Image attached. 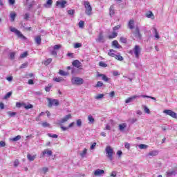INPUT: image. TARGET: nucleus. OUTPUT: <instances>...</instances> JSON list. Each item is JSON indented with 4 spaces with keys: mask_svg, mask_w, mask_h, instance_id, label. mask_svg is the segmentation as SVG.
<instances>
[{
    "mask_svg": "<svg viewBox=\"0 0 177 177\" xmlns=\"http://www.w3.org/2000/svg\"><path fill=\"white\" fill-rule=\"evenodd\" d=\"M21 139V136H17L16 137L11 138L12 142H17V140H20Z\"/></svg>",
    "mask_w": 177,
    "mask_h": 177,
    "instance_id": "35",
    "label": "nucleus"
},
{
    "mask_svg": "<svg viewBox=\"0 0 177 177\" xmlns=\"http://www.w3.org/2000/svg\"><path fill=\"white\" fill-rule=\"evenodd\" d=\"M67 3V1L65 0H59L56 2L57 6H60V8H65L66 4Z\"/></svg>",
    "mask_w": 177,
    "mask_h": 177,
    "instance_id": "13",
    "label": "nucleus"
},
{
    "mask_svg": "<svg viewBox=\"0 0 177 177\" xmlns=\"http://www.w3.org/2000/svg\"><path fill=\"white\" fill-rule=\"evenodd\" d=\"M41 125L44 128H49V127L50 126V124L48 122H43Z\"/></svg>",
    "mask_w": 177,
    "mask_h": 177,
    "instance_id": "46",
    "label": "nucleus"
},
{
    "mask_svg": "<svg viewBox=\"0 0 177 177\" xmlns=\"http://www.w3.org/2000/svg\"><path fill=\"white\" fill-rule=\"evenodd\" d=\"M113 46L115 48H117V49H120L121 48V46L120 44H118V41L117 40H114L112 43Z\"/></svg>",
    "mask_w": 177,
    "mask_h": 177,
    "instance_id": "23",
    "label": "nucleus"
},
{
    "mask_svg": "<svg viewBox=\"0 0 177 177\" xmlns=\"http://www.w3.org/2000/svg\"><path fill=\"white\" fill-rule=\"evenodd\" d=\"M37 156H35V155H31V154H30V153H28V155H27V158H28V160H29V161H34V160H35V158H36Z\"/></svg>",
    "mask_w": 177,
    "mask_h": 177,
    "instance_id": "26",
    "label": "nucleus"
},
{
    "mask_svg": "<svg viewBox=\"0 0 177 177\" xmlns=\"http://www.w3.org/2000/svg\"><path fill=\"white\" fill-rule=\"evenodd\" d=\"M114 13H115L114 6H111L109 8V15L111 17H113V16H114Z\"/></svg>",
    "mask_w": 177,
    "mask_h": 177,
    "instance_id": "22",
    "label": "nucleus"
},
{
    "mask_svg": "<svg viewBox=\"0 0 177 177\" xmlns=\"http://www.w3.org/2000/svg\"><path fill=\"white\" fill-rule=\"evenodd\" d=\"M72 64L74 67H77V68H81L82 64L78 60L73 61Z\"/></svg>",
    "mask_w": 177,
    "mask_h": 177,
    "instance_id": "16",
    "label": "nucleus"
},
{
    "mask_svg": "<svg viewBox=\"0 0 177 177\" xmlns=\"http://www.w3.org/2000/svg\"><path fill=\"white\" fill-rule=\"evenodd\" d=\"M114 57L116 59V60H119V62H122V60H124V57H122L121 55H115Z\"/></svg>",
    "mask_w": 177,
    "mask_h": 177,
    "instance_id": "36",
    "label": "nucleus"
},
{
    "mask_svg": "<svg viewBox=\"0 0 177 177\" xmlns=\"http://www.w3.org/2000/svg\"><path fill=\"white\" fill-rule=\"evenodd\" d=\"M86 153H88V149L84 148V150L80 153V156L82 158H84L85 156H86Z\"/></svg>",
    "mask_w": 177,
    "mask_h": 177,
    "instance_id": "29",
    "label": "nucleus"
},
{
    "mask_svg": "<svg viewBox=\"0 0 177 177\" xmlns=\"http://www.w3.org/2000/svg\"><path fill=\"white\" fill-rule=\"evenodd\" d=\"M46 154L48 156V157H50V156H52V154H53V152H52V151H50L48 149H46L42 151L40 157L41 158L45 157V156H46Z\"/></svg>",
    "mask_w": 177,
    "mask_h": 177,
    "instance_id": "11",
    "label": "nucleus"
},
{
    "mask_svg": "<svg viewBox=\"0 0 177 177\" xmlns=\"http://www.w3.org/2000/svg\"><path fill=\"white\" fill-rule=\"evenodd\" d=\"M125 128H127V123H122L119 124V131H120L121 132H123Z\"/></svg>",
    "mask_w": 177,
    "mask_h": 177,
    "instance_id": "21",
    "label": "nucleus"
},
{
    "mask_svg": "<svg viewBox=\"0 0 177 177\" xmlns=\"http://www.w3.org/2000/svg\"><path fill=\"white\" fill-rule=\"evenodd\" d=\"M7 81H8V82H12V81H13V76H10L6 77Z\"/></svg>",
    "mask_w": 177,
    "mask_h": 177,
    "instance_id": "62",
    "label": "nucleus"
},
{
    "mask_svg": "<svg viewBox=\"0 0 177 177\" xmlns=\"http://www.w3.org/2000/svg\"><path fill=\"white\" fill-rule=\"evenodd\" d=\"M115 53H116V52L115 50L111 49L109 50V52L108 53V55H109V56H111V57H115Z\"/></svg>",
    "mask_w": 177,
    "mask_h": 177,
    "instance_id": "30",
    "label": "nucleus"
},
{
    "mask_svg": "<svg viewBox=\"0 0 177 177\" xmlns=\"http://www.w3.org/2000/svg\"><path fill=\"white\" fill-rule=\"evenodd\" d=\"M53 3V1L52 0H47L46 3L44 4V8H51L52 7V4Z\"/></svg>",
    "mask_w": 177,
    "mask_h": 177,
    "instance_id": "18",
    "label": "nucleus"
},
{
    "mask_svg": "<svg viewBox=\"0 0 177 177\" xmlns=\"http://www.w3.org/2000/svg\"><path fill=\"white\" fill-rule=\"evenodd\" d=\"M97 77H102V80L103 81H105V82H109V80H110V78L107 77V76H106V75L104 74L98 73Z\"/></svg>",
    "mask_w": 177,
    "mask_h": 177,
    "instance_id": "17",
    "label": "nucleus"
},
{
    "mask_svg": "<svg viewBox=\"0 0 177 177\" xmlns=\"http://www.w3.org/2000/svg\"><path fill=\"white\" fill-rule=\"evenodd\" d=\"M87 118L88 124H95V118H93V116H92V115H88Z\"/></svg>",
    "mask_w": 177,
    "mask_h": 177,
    "instance_id": "19",
    "label": "nucleus"
},
{
    "mask_svg": "<svg viewBox=\"0 0 177 177\" xmlns=\"http://www.w3.org/2000/svg\"><path fill=\"white\" fill-rule=\"evenodd\" d=\"M95 147H96V142H94L90 147V150H94Z\"/></svg>",
    "mask_w": 177,
    "mask_h": 177,
    "instance_id": "61",
    "label": "nucleus"
},
{
    "mask_svg": "<svg viewBox=\"0 0 177 177\" xmlns=\"http://www.w3.org/2000/svg\"><path fill=\"white\" fill-rule=\"evenodd\" d=\"M24 109H26V110H30V109H32L34 107V106H32V104H26L25 103L22 104Z\"/></svg>",
    "mask_w": 177,
    "mask_h": 177,
    "instance_id": "27",
    "label": "nucleus"
},
{
    "mask_svg": "<svg viewBox=\"0 0 177 177\" xmlns=\"http://www.w3.org/2000/svg\"><path fill=\"white\" fill-rule=\"evenodd\" d=\"M49 138H53V139H57L58 136L57 134L48 133Z\"/></svg>",
    "mask_w": 177,
    "mask_h": 177,
    "instance_id": "39",
    "label": "nucleus"
},
{
    "mask_svg": "<svg viewBox=\"0 0 177 177\" xmlns=\"http://www.w3.org/2000/svg\"><path fill=\"white\" fill-rule=\"evenodd\" d=\"M10 30L11 32H15L16 35L18 37V38H21V39H26V37L22 35L21 32L20 30L16 29V28H13L12 26H10Z\"/></svg>",
    "mask_w": 177,
    "mask_h": 177,
    "instance_id": "5",
    "label": "nucleus"
},
{
    "mask_svg": "<svg viewBox=\"0 0 177 177\" xmlns=\"http://www.w3.org/2000/svg\"><path fill=\"white\" fill-rule=\"evenodd\" d=\"M60 128H61V129H62L63 131H68V129H70L68 127H66L62 126V124L60 125Z\"/></svg>",
    "mask_w": 177,
    "mask_h": 177,
    "instance_id": "60",
    "label": "nucleus"
},
{
    "mask_svg": "<svg viewBox=\"0 0 177 177\" xmlns=\"http://www.w3.org/2000/svg\"><path fill=\"white\" fill-rule=\"evenodd\" d=\"M96 88H100V86H103V82L99 81L97 82Z\"/></svg>",
    "mask_w": 177,
    "mask_h": 177,
    "instance_id": "48",
    "label": "nucleus"
},
{
    "mask_svg": "<svg viewBox=\"0 0 177 177\" xmlns=\"http://www.w3.org/2000/svg\"><path fill=\"white\" fill-rule=\"evenodd\" d=\"M137 97H147V99H152V100H156V97H151L149 95H133L132 97H130L129 98H127L125 100V103H131L132 102H133V100H135V99H136Z\"/></svg>",
    "mask_w": 177,
    "mask_h": 177,
    "instance_id": "2",
    "label": "nucleus"
},
{
    "mask_svg": "<svg viewBox=\"0 0 177 177\" xmlns=\"http://www.w3.org/2000/svg\"><path fill=\"white\" fill-rule=\"evenodd\" d=\"M138 147L141 150H143L145 149H147L148 146L147 145H145V144H140V145H138Z\"/></svg>",
    "mask_w": 177,
    "mask_h": 177,
    "instance_id": "38",
    "label": "nucleus"
},
{
    "mask_svg": "<svg viewBox=\"0 0 177 177\" xmlns=\"http://www.w3.org/2000/svg\"><path fill=\"white\" fill-rule=\"evenodd\" d=\"M163 113L167 115L172 117V118H177L176 113L174 112L172 110L165 109L163 111Z\"/></svg>",
    "mask_w": 177,
    "mask_h": 177,
    "instance_id": "8",
    "label": "nucleus"
},
{
    "mask_svg": "<svg viewBox=\"0 0 177 177\" xmlns=\"http://www.w3.org/2000/svg\"><path fill=\"white\" fill-rule=\"evenodd\" d=\"M153 34L156 39H160V35L158 34V32L156 28H153Z\"/></svg>",
    "mask_w": 177,
    "mask_h": 177,
    "instance_id": "28",
    "label": "nucleus"
},
{
    "mask_svg": "<svg viewBox=\"0 0 177 177\" xmlns=\"http://www.w3.org/2000/svg\"><path fill=\"white\" fill-rule=\"evenodd\" d=\"M120 42H122V44H127V38H125L124 37H121L120 38Z\"/></svg>",
    "mask_w": 177,
    "mask_h": 177,
    "instance_id": "49",
    "label": "nucleus"
},
{
    "mask_svg": "<svg viewBox=\"0 0 177 177\" xmlns=\"http://www.w3.org/2000/svg\"><path fill=\"white\" fill-rule=\"evenodd\" d=\"M84 21H80L79 22V27H80V28H84Z\"/></svg>",
    "mask_w": 177,
    "mask_h": 177,
    "instance_id": "56",
    "label": "nucleus"
},
{
    "mask_svg": "<svg viewBox=\"0 0 177 177\" xmlns=\"http://www.w3.org/2000/svg\"><path fill=\"white\" fill-rule=\"evenodd\" d=\"M77 127H81L82 125V121H81V119H78L77 120Z\"/></svg>",
    "mask_w": 177,
    "mask_h": 177,
    "instance_id": "58",
    "label": "nucleus"
},
{
    "mask_svg": "<svg viewBox=\"0 0 177 177\" xmlns=\"http://www.w3.org/2000/svg\"><path fill=\"white\" fill-rule=\"evenodd\" d=\"M60 48H62V45L57 44V45H55V46L53 47V49H54V50H59V49H60Z\"/></svg>",
    "mask_w": 177,
    "mask_h": 177,
    "instance_id": "43",
    "label": "nucleus"
},
{
    "mask_svg": "<svg viewBox=\"0 0 177 177\" xmlns=\"http://www.w3.org/2000/svg\"><path fill=\"white\" fill-rule=\"evenodd\" d=\"M99 65L100 66V67H107V64L103 62H100Z\"/></svg>",
    "mask_w": 177,
    "mask_h": 177,
    "instance_id": "55",
    "label": "nucleus"
},
{
    "mask_svg": "<svg viewBox=\"0 0 177 177\" xmlns=\"http://www.w3.org/2000/svg\"><path fill=\"white\" fill-rule=\"evenodd\" d=\"M12 96V91L8 92L5 96L4 99H9Z\"/></svg>",
    "mask_w": 177,
    "mask_h": 177,
    "instance_id": "50",
    "label": "nucleus"
},
{
    "mask_svg": "<svg viewBox=\"0 0 177 177\" xmlns=\"http://www.w3.org/2000/svg\"><path fill=\"white\" fill-rule=\"evenodd\" d=\"M158 151H151L148 153V156L151 157H156V156H158Z\"/></svg>",
    "mask_w": 177,
    "mask_h": 177,
    "instance_id": "20",
    "label": "nucleus"
},
{
    "mask_svg": "<svg viewBox=\"0 0 177 177\" xmlns=\"http://www.w3.org/2000/svg\"><path fill=\"white\" fill-rule=\"evenodd\" d=\"M68 15H74L75 11H74V10H68Z\"/></svg>",
    "mask_w": 177,
    "mask_h": 177,
    "instance_id": "64",
    "label": "nucleus"
},
{
    "mask_svg": "<svg viewBox=\"0 0 177 177\" xmlns=\"http://www.w3.org/2000/svg\"><path fill=\"white\" fill-rule=\"evenodd\" d=\"M59 74H60V75H62L63 77H66V75H68V73H67L63 70H59Z\"/></svg>",
    "mask_w": 177,
    "mask_h": 177,
    "instance_id": "37",
    "label": "nucleus"
},
{
    "mask_svg": "<svg viewBox=\"0 0 177 177\" xmlns=\"http://www.w3.org/2000/svg\"><path fill=\"white\" fill-rule=\"evenodd\" d=\"M104 97V94H97L95 97V99L96 100H100Z\"/></svg>",
    "mask_w": 177,
    "mask_h": 177,
    "instance_id": "32",
    "label": "nucleus"
},
{
    "mask_svg": "<svg viewBox=\"0 0 177 177\" xmlns=\"http://www.w3.org/2000/svg\"><path fill=\"white\" fill-rule=\"evenodd\" d=\"M16 55V53L15 52H12L10 53V59H11V60H13L15 59V56Z\"/></svg>",
    "mask_w": 177,
    "mask_h": 177,
    "instance_id": "47",
    "label": "nucleus"
},
{
    "mask_svg": "<svg viewBox=\"0 0 177 177\" xmlns=\"http://www.w3.org/2000/svg\"><path fill=\"white\" fill-rule=\"evenodd\" d=\"M19 164H20V162H19V159H16L14 161V167H15V168H17V167H19Z\"/></svg>",
    "mask_w": 177,
    "mask_h": 177,
    "instance_id": "45",
    "label": "nucleus"
},
{
    "mask_svg": "<svg viewBox=\"0 0 177 177\" xmlns=\"http://www.w3.org/2000/svg\"><path fill=\"white\" fill-rule=\"evenodd\" d=\"M71 82L73 85H82L84 84V79L75 77L72 78Z\"/></svg>",
    "mask_w": 177,
    "mask_h": 177,
    "instance_id": "6",
    "label": "nucleus"
},
{
    "mask_svg": "<svg viewBox=\"0 0 177 177\" xmlns=\"http://www.w3.org/2000/svg\"><path fill=\"white\" fill-rule=\"evenodd\" d=\"M144 111L147 114H150V109L147 106H144Z\"/></svg>",
    "mask_w": 177,
    "mask_h": 177,
    "instance_id": "44",
    "label": "nucleus"
},
{
    "mask_svg": "<svg viewBox=\"0 0 177 177\" xmlns=\"http://www.w3.org/2000/svg\"><path fill=\"white\" fill-rule=\"evenodd\" d=\"M10 17L11 21H15V19H16V12H11Z\"/></svg>",
    "mask_w": 177,
    "mask_h": 177,
    "instance_id": "33",
    "label": "nucleus"
},
{
    "mask_svg": "<svg viewBox=\"0 0 177 177\" xmlns=\"http://www.w3.org/2000/svg\"><path fill=\"white\" fill-rule=\"evenodd\" d=\"M49 171V169L48 167H43L41 169V174H46V172H48Z\"/></svg>",
    "mask_w": 177,
    "mask_h": 177,
    "instance_id": "42",
    "label": "nucleus"
},
{
    "mask_svg": "<svg viewBox=\"0 0 177 177\" xmlns=\"http://www.w3.org/2000/svg\"><path fill=\"white\" fill-rule=\"evenodd\" d=\"M50 55H53V56H55V57L57 56V51H56V50L53 48V49L50 48Z\"/></svg>",
    "mask_w": 177,
    "mask_h": 177,
    "instance_id": "34",
    "label": "nucleus"
},
{
    "mask_svg": "<svg viewBox=\"0 0 177 177\" xmlns=\"http://www.w3.org/2000/svg\"><path fill=\"white\" fill-rule=\"evenodd\" d=\"M128 27L130 30H133L135 28V21L133 19H131L128 23Z\"/></svg>",
    "mask_w": 177,
    "mask_h": 177,
    "instance_id": "15",
    "label": "nucleus"
},
{
    "mask_svg": "<svg viewBox=\"0 0 177 177\" xmlns=\"http://www.w3.org/2000/svg\"><path fill=\"white\" fill-rule=\"evenodd\" d=\"M146 16L148 19H154V14L151 11L148 12Z\"/></svg>",
    "mask_w": 177,
    "mask_h": 177,
    "instance_id": "31",
    "label": "nucleus"
},
{
    "mask_svg": "<svg viewBox=\"0 0 177 177\" xmlns=\"http://www.w3.org/2000/svg\"><path fill=\"white\" fill-rule=\"evenodd\" d=\"M134 36L136 38H137V39H140L142 38V35H140V31L138 27H136Z\"/></svg>",
    "mask_w": 177,
    "mask_h": 177,
    "instance_id": "12",
    "label": "nucleus"
},
{
    "mask_svg": "<svg viewBox=\"0 0 177 177\" xmlns=\"http://www.w3.org/2000/svg\"><path fill=\"white\" fill-rule=\"evenodd\" d=\"M141 52H142V48H140V46L136 45L133 49L129 51V53L130 55L134 54L136 59H139Z\"/></svg>",
    "mask_w": 177,
    "mask_h": 177,
    "instance_id": "1",
    "label": "nucleus"
},
{
    "mask_svg": "<svg viewBox=\"0 0 177 177\" xmlns=\"http://www.w3.org/2000/svg\"><path fill=\"white\" fill-rule=\"evenodd\" d=\"M84 6L85 8V13L87 16H92V6L91 3L88 1H84Z\"/></svg>",
    "mask_w": 177,
    "mask_h": 177,
    "instance_id": "4",
    "label": "nucleus"
},
{
    "mask_svg": "<svg viewBox=\"0 0 177 177\" xmlns=\"http://www.w3.org/2000/svg\"><path fill=\"white\" fill-rule=\"evenodd\" d=\"M50 63H52V59L51 58H48L47 60H46L44 62L45 66H48V64H50Z\"/></svg>",
    "mask_w": 177,
    "mask_h": 177,
    "instance_id": "40",
    "label": "nucleus"
},
{
    "mask_svg": "<svg viewBox=\"0 0 177 177\" xmlns=\"http://www.w3.org/2000/svg\"><path fill=\"white\" fill-rule=\"evenodd\" d=\"M70 119H71V114H68L59 120V124L63 125V124H64V122H67V121L69 120Z\"/></svg>",
    "mask_w": 177,
    "mask_h": 177,
    "instance_id": "10",
    "label": "nucleus"
},
{
    "mask_svg": "<svg viewBox=\"0 0 177 177\" xmlns=\"http://www.w3.org/2000/svg\"><path fill=\"white\" fill-rule=\"evenodd\" d=\"M95 41L96 42H98L100 44H104V42H106V39H104V35H103V32H100Z\"/></svg>",
    "mask_w": 177,
    "mask_h": 177,
    "instance_id": "9",
    "label": "nucleus"
},
{
    "mask_svg": "<svg viewBox=\"0 0 177 177\" xmlns=\"http://www.w3.org/2000/svg\"><path fill=\"white\" fill-rule=\"evenodd\" d=\"M35 41L37 45H41V36L38 35L35 37Z\"/></svg>",
    "mask_w": 177,
    "mask_h": 177,
    "instance_id": "24",
    "label": "nucleus"
},
{
    "mask_svg": "<svg viewBox=\"0 0 177 177\" xmlns=\"http://www.w3.org/2000/svg\"><path fill=\"white\" fill-rule=\"evenodd\" d=\"M28 53L27 52H25L22 54H21L20 57L21 59H24V57H27Z\"/></svg>",
    "mask_w": 177,
    "mask_h": 177,
    "instance_id": "51",
    "label": "nucleus"
},
{
    "mask_svg": "<svg viewBox=\"0 0 177 177\" xmlns=\"http://www.w3.org/2000/svg\"><path fill=\"white\" fill-rule=\"evenodd\" d=\"M28 66V63L25 62L21 65L20 68H26Z\"/></svg>",
    "mask_w": 177,
    "mask_h": 177,
    "instance_id": "53",
    "label": "nucleus"
},
{
    "mask_svg": "<svg viewBox=\"0 0 177 177\" xmlns=\"http://www.w3.org/2000/svg\"><path fill=\"white\" fill-rule=\"evenodd\" d=\"M81 46H82V44H80V43H76V44H75V45H74L75 49H77V48H81Z\"/></svg>",
    "mask_w": 177,
    "mask_h": 177,
    "instance_id": "52",
    "label": "nucleus"
},
{
    "mask_svg": "<svg viewBox=\"0 0 177 177\" xmlns=\"http://www.w3.org/2000/svg\"><path fill=\"white\" fill-rule=\"evenodd\" d=\"M118 35V32L113 30L112 34L109 36V39H113V38H115Z\"/></svg>",
    "mask_w": 177,
    "mask_h": 177,
    "instance_id": "25",
    "label": "nucleus"
},
{
    "mask_svg": "<svg viewBox=\"0 0 177 177\" xmlns=\"http://www.w3.org/2000/svg\"><path fill=\"white\" fill-rule=\"evenodd\" d=\"M48 102V107H52L53 106H59V100L56 99L47 98Z\"/></svg>",
    "mask_w": 177,
    "mask_h": 177,
    "instance_id": "7",
    "label": "nucleus"
},
{
    "mask_svg": "<svg viewBox=\"0 0 177 177\" xmlns=\"http://www.w3.org/2000/svg\"><path fill=\"white\" fill-rule=\"evenodd\" d=\"M15 3L16 0H8V3H10V5H15Z\"/></svg>",
    "mask_w": 177,
    "mask_h": 177,
    "instance_id": "63",
    "label": "nucleus"
},
{
    "mask_svg": "<svg viewBox=\"0 0 177 177\" xmlns=\"http://www.w3.org/2000/svg\"><path fill=\"white\" fill-rule=\"evenodd\" d=\"M121 28V25H118L115 27H113V31H118V30L120 29Z\"/></svg>",
    "mask_w": 177,
    "mask_h": 177,
    "instance_id": "54",
    "label": "nucleus"
},
{
    "mask_svg": "<svg viewBox=\"0 0 177 177\" xmlns=\"http://www.w3.org/2000/svg\"><path fill=\"white\" fill-rule=\"evenodd\" d=\"M106 157L113 161V156H114V149H112L111 146H107L105 149Z\"/></svg>",
    "mask_w": 177,
    "mask_h": 177,
    "instance_id": "3",
    "label": "nucleus"
},
{
    "mask_svg": "<svg viewBox=\"0 0 177 177\" xmlns=\"http://www.w3.org/2000/svg\"><path fill=\"white\" fill-rule=\"evenodd\" d=\"M94 175L95 176H102V175H104V170L97 169L94 171Z\"/></svg>",
    "mask_w": 177,
    "mask_h": 177,
    "instance_id": "14",
    "label": "nucleus"
},
{
    "mask_svg": "<svg viewBox=\"0 0 177 177\" xmlns=\"http://www.w3.org/2000/svg\"><path fill=\"white\" fill-rule=\"evenodd\" d=\"M129 121V122H131V124H135V122H136V121H138V119L132 118V119H130Z\"/></svg>",
    "mask_w": 177,
    "mask_h": 177,
    "instance_id": "59",
    "label": "nucleus"
},
{
    "mask_svg": "<svg viewBox=\"0 0 177 177\" xmlns=\"http://www.w3.org/2000/svg\"><path fill=\"white\" fill-rule=\"evenodd\" d=\"M50 88H52V84H49L48 86H46L45 88L46 92H50Z\"/></svg>",
    "mask_w": 177,
    "mask_h": 177,
    "instance_id": "41",
    "label": "nucleus"
},
{
    "mask_svg": "<svg viewBox=\"0 0 177 177\" xmlns=\"http://www.w3.org/2000/svg\"><path fill=\"white\" fill-rule=\"evenodd\" d=\"M8 114L10 117H15V115H16V113L15 112H11V111H9L8 112Z\"/></svg>",
    "mask_w": 177,
    "mask_h": 177,
    "instance_id": "57",
    "label": "nucleus"
}]
</instances>
